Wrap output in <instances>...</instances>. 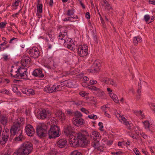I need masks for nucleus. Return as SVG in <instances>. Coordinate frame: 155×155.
<instances>
[{"instance_id":"20","label":"nucleus","mask_w":155,"mask_h":155,"mask_svg":"<svg viewBox=\"0 0 155 155\" xmlns=\"http://www.w3.org/2000/svg\"><path fill=\"white\" fill-rule=\"evenodd\" d=\"M22 130H21V133H19L18 135L17 134L16 135V137L13 139V141H22L23 139H24V137H23V135L22 134Z\"/></svg>"},{"instance_id":"40","label":"nucleus","mask_w":155,"mask_h":155,"mask_svg":"<svg viewBox=\"0 0 155 155\" xmlns=\"http://www.w3.org/2000/svg\"><path fill=\"white\" fill-rule=\"evenodd\" d=\"M135 40L137 41V44L138 42H140L142 41V39L141 38H140L138 36L134 37Z\"/></svg>"},{"instance_id":"35","label":"nucleus","mask_w":155,"mask_h":155,"mask_svg":"<svg viewBox=\"0 0 155 155\" xmlns=\"http://www.w3.org/2000/svg\"><path fill=\"white\" fill-rule=\"evenodd\" d=\"M141 86H140V87H139L138 88V89L137 91V94H138V96H137V98H140V97L141 95Z\"/></svg>"},{"instance_id":"38","label":"nucleus","mask_w":155,"mask_h":155,"mask_svg":"<svg viewBox=\"0 0 155 155\" xmlns=\"http://www.w3.org/2000/svg\"><path fill=\"white\" fill-rule=\"evenodd\" d=\"M89 89L93 91H97L98 90V88L94 86H90L89 87Z\"/></svg>"},{"instance_id":"22","label":"nucleus","mask_w":155,"mask_h":155,"mask_svg":"<svg viewBox=\"0 0 155 155\" xmlns=\"http://www.w3.org/2000/svg\"><path fill=\"white\" fill-rule=\"evenodd\" d=\"M39 1L38 0L37 3V12L41 13L42 12L43 5L42 4L39 3Z\"/></svg>"},{"instance_id":"15","label":"nucleus","mask_w":155,"mask_h":155,"mask_svg":"<svg viewBox=\"0 0 155 155\" xmlns=\"http://www.w3.org/2000/svg\"><path fill=\"white\" fill-rule=\"evenodd\" d=\"M37 117L39 119H44L46 118L47 114L46 110L44 109H42L37 112Z\"/></svg>"},{"instance_id":"14","label":"nucleus","mask_w":155,"mask_h":155,"mask_svg":"<svg viewBox=\"0 0 155 155\" xmlns=\"http://www.w3.org/2000/svg\"><path fill=\"white\" fill-rule=\"evenodd\" d=\"M67 140L65 138L59 139L57 142V146L61 148L65 147H67Z\"/></svg>"},{"instance_id":"18","label":"nucleus","mask_w":155,"mask_h":155,"mask_svg":"<svg viewBox=\"0 0 155 155\" xmlns=\"http://www.w3.org/2000/svg\"><path fill=\"white\" fill-rule=\"evenodd\" d=\"M73 123L75 125L79 127L82 125L84 123V120L82 118H73Z\"/></svg>"},{"instance_id":"51","label":"nucleus","mask_w":155,"mask_h":155,"mask_svg":"<svg viewBox=\"0 0 155 155\" xmlns=\"http://www.w3.org/2000/svg\"><path fill=\"white\" fill-rule=\"evenodd\" d=\"M103 2L104 3L105 6L107 7H109L110 6V4L106 0H102Z\"/></svg>"},{"instance_id":"19","label":"nucleus","mask_w":155,"mask_h":155,"mask_svg":"<svg viewBox=\"0 0 155 155\" xmlns=\"http://www.w3.org/2000/svg\"><path fill=\"white\" fill-rule=\"evenodd\" d=\"M54 85H48L45 88L44 91L50 93L54 92Z\"/></svg>"},{"instance_id":"50","label":"nucleus","mask_w":155,"mask_h":155,"mask_svg":"<svg viewBox=\"0 0 155 155\" xmlns=\"http://www.w3.org/2000/svg\"><path fill=\"white\" fill-rule=\"evenodd\" d=\"M6 25V23L3 22H1L0 23V27L2 28L5 27Z\"/></svg>"},{"instance_id":"16","label":"nucleus","mask_w":155,"mask_h":155,"mask_svg":"<svg viewBox=\"0 0 155 155\" xmlns=\"http://www.w3.org/2000/svg\"><path fill=\"white\" fill-rule=\"evenodd\" d=\"M31 60L30 58L26 55H24L21 59V63L23 66H26L28 63H30Z\"/></svg>"},{"instance_id":"63","label":"nucleus","mask_w":155,"mask_h":155,"mask_svg":"<svg viewBox=\"0 0 155 155\" xmlns=\"http://www.w3.org/2000/svg\"><path fill=\"white\" fill-rule=\"evenodd\" d=\"M113 143V141L112 140H110L107 141V145H111Z\"/></svg>"},{"instance_id":"58","label":"nucleus","mask_w":155,"mask_h":155,"mask_svg":"<svg viewBox=\"0 0 155 155\" xmlns=\"http://www.w3.org/2000/svg\"><path fill=\"white\" fill-rule=\"evenodd\" d=\"M85 17L86 18L89 19L90 18V14L89 12H87L85 14Z\"/></svg>"},{"instance_id":"52","label":"nucleus","mask_w":155,"mask_h":155,"mask_svg":"<svg viewBox=\"0 0 155 155\" xmlns=\"http://www.w3.org/2000/svg\"><path fill=\"white\" fill-rule=\"evenodd\" d=\"M18 1H16L15 3H13L12 4V6L15 7H17L19 5V0Z\"/></svg>"},{"instance_id":"41","label":"nucleus","mask_w":155,"mask_h":155,"mask_svg":"<svg viewBox=\"0 0 155 155\" xmlns=\"http://www.w3.org/2000/svg\"><path fill=\"white\" fill-rule=\"evenodd\" d=\"M71 18H75L76 19L75 17H72V16H70L69 17H67V18H64V19L63 20V21H71V19H70ZM77 18H78V17L77 16V18H76V19H77Z\"/></svg>"},{"instance_id":"61","label":"nucleus","mask_w":155,"mask_h":155,"mask_svg":"<svg viewBox=\"0 0 155 155\" xmlns=\"http://www.w3.org/2000/svg\"><path fill=\"white\" fill-rule=\"evenodd\" d=\"M149 2L150 4L155 5V1L154 0H149Z\"/></svg>"},{"instance_id":"45","label":"nucleus","mask_w":155,"mask_h":155,"mask_svg":"<svg viewBox=\"0 0 155 155\" xmlns=\"http://www.w3.org/2000/svg\"><path fill=\"white\" fill-rule=\"evenodd\" d=\"M57 153L55 150H53L50 152V155H56Z\"/></svg>"},{"instance_id":"60","label":"nucleus","mask_w":155,"mask_h":155,"mask_svg":"<svg viewBox=\"0 0 155 155\" xmlns=\"http://www.w3.org/2000/svg\"><path fill=\"white\" fill-rule=\"evenodd\" d=\"M110 96L111 97H112V99L116 98V97H117L116 95L115 94L113 93L111 94H110Z\"/></svg>"},{"instance_id":"17","label":"nucleus","mask_w":155,"mask_h":155,"mask_svg":"<svg viewBox=\"0 0 155 155\" xmlns=\"http://www.w3.org/2000/svg\"><path fill=\"white\" fill-rule=\"evenodd\" d=\"M32 75L35 77H38L42 78L44 74L42 73V70L41 69H36L34 70L32 73Z\"/></svg>"},{"instance_id":"32","label":"nucleus","mask_w":155,"mask_h":155,"mask_svg":"<svg viewBox=\"0 0 155 155\" xmlns=\"http://www.w3.org/2000/svg\"><path fill=\"white\" fill-rule=\"evenodd\" d=\"M144 19L146 22H147L148 23L152 22V21H149V20L150 19V16L148 15H145L144 16Z\"/></svg>"},{"instance_id":"36","label":"nucleus","mask_w":155,"mask_h":155,"mask_svg":"<svg viewBox=\"0 0 155 155\" xmlns=\"http://www.w3.org/2000/svg\"><path fill=\"white\" fill-rule=\"evenodd\" d=\"M74 104L77 106L80 105L82 104L83 101H73Z\"/></svg>"},{"instance_id":"11","label":"nucleus","mask_w":155,"mask_h":155,"mask_svg":"<svg viewBox=\"0 0 155 155\" xmlns=\"http://www.w3.org/2000/svg\"><path fill=\"white\" fill-rule=\"evenodd\" d=\"M25 130L27 134L29 136H33L35 133V129L30 124H28L25 128Z\"/></svg>"},{"instance_id":"47","label":"nucleus","mask_w":155,"mask_h":155,"mask_svg":"<svg viewBox=\"0 0 155 155\" xmlns=\"http://www.w3.org/2000/svg\"><path fill=\"white\" fill-rule=\"evenodd\" d=\"M15 40H16V41H18V38H17L13 37L10 39V41H9V43L10 44L14 43V42L13 41Z\"/></svg>"},{"instance_id":"53","label":"nucleus","mask_w":155,"mask_h":155,"mask_svg":"<svg viewBox=\"0 0 155 155\" xmlns=\"http://www.w3.org/2000/svg\"><path fill=\"white\" fill-rule=\"evenodd\" d=\"M11 150H8L7 151L5 152L4 155H11Z\"/></svg>"},{"instance_id":"42","label":"nucleus","mask_w":155,"mask_h":155,"mask_svg":"<svg viewBox=\"0 0 155 155\" xmlns=\"http://www.w3.org/2000/svg\"><path fill=\"white\" fill-rule=\"evenodd\" d=\"M81 111L84 112L86 114H87L89 113V111L88 110H86L85 108H82L81 109Z\"/></svg>"},{"instance_id":"59","label":"nucleus","mask_w":155,"mask_h":155,"mask_svg":"<svg viewBox=\"0 0 155 155\" xmlns=\"http://www.w3.org/2000/svg\"><path fill=\"white\" fill-rule=\"evenodd\" d=\"M118 115H119V117H121V120H122L123 122L125 120H126L127 119L125 118L124 117H123V116H121L119 114H118Z\"/></svg>"},{"instance_id":"33","label":"nucleus","mask_w":155,"mask_h":155,"mask_svg":"<svg viewBox=\"0 0 155 155\" xmlns=\"http://www.w3.org/2000/svg\"><path fill=\"white\" fill-rule=\"evenodd\" d=\"M70 155H82V154L80 152L77 150H75L72 152Z\"/></svg>"},{"instance_id":"10","label":"nucleus","mask_w":155,"mask_h":155,"mask_svg":"<svg viewBox=\"0 0 155 155\" xmlns=\"http://www.w3.org/2000/svg\"><path fill=\"white\" fill-rule=\"evenodd\" d=\"M29 53L31 57L35 58H38L40 55L39 51L38 48L36 47H33L30 49Z\"/></svg>"},{"instance_id":"64","label":"nucleus","mask_w":155,"mask_h":155,"mask_svg":"<svg viewBox=\"0 0 155 155\" xmlns=\"http://www.w3.org/2000/svg\"><path fill=\"white\" fill-rule=\"evenodd\" d=\"M113 99L114 101L116 103H118L119 102V100L117 97H116V98Z\"/></svg>"},{"instance_id":"13","label":"nucleus","mask_w":155,"mask_h":155,"mask_svg":"<svg viewBox=\"0 0 155 155\" xmlns=\"http://www.w3.org/2000/svg\"><path fill=\"white\" fill-rule=\"evenodd\" d=\"M2 134V138L1 139L0 138V142L1 144H5L9 138V134L8 132H9V131L6 130L5 132V133L4 131Z\"/></svg>"},{"instance_id":"54","label":"nucleus","mask_w":155,"mask_h":155,"mask_svg":"<svg viewBox=\"0 0 155 155\" xmlns=\"http://www.w3.org/2000/svg\"><path fill=\"white\" fill-rule=\"evenodd\" d=\"M140 135L144 139H147V135L145 134L144 133H142L140 134Z\"/></svg>"},{"instance_id":"6","label":"nucleus","mask_w":155,"mask_h":155,"mask_svg":"<svg viewBox=\"0 0 155 155\" xmlns=\"http://www.w3.org/2000/svg\"><path fill=\"white\" fill-rule=\"evenodd\" d=\"M100 134L96 131H92L90 135L91 138L92 140V146L94 147H97L99 145Z\"/></svg>"},{"instance_id":"37","label":"nucleus","mask_w":155,"mask_h":155,"mask_svg":"<svg viewBox=\"0 0 155 155\" xmlns=\"http://www.w3.org/2000/svg\"><path fill=\"white\" fill-rule=\"evenodd\" d=\"M88 117L91 119L94 120H96L97 118V117L95 115H90L88 116Z\"/></svg>"},{"instance_id":"12","label":"nucleus","mask_w":155,"mask_h":155,"mask_svg":"<svg viewBox=\"0 0 155 155\" xmlns=\"http://www.w3.org/2000/svg\"><path fill=\"white\" fill-rule=\"evenodd\" d=\"M18 124H16L15 122L13 123L10 130V132L12 135L15 136L17 133V132H18L17 134H18V132L20 133V131H21L20 130V127Z\"/></svg>"},{"instance_id":"7","label":"nucleus","mask_w":155,"mask_h":155,"mask_svg":"<svg viewBox=\"0 0 155 155\" xmlns=\"http://www.w3.org/2000/svg\"><path fill=\"white\" fill-rule=\"evenodd\" d=\"M27 69L24 67H19L17 70L15 71L16 74L13 76L14 78H16L25 79V76L26 74Z\"/></svg>"},{"instance_id":"9","label":"nucleus","mask_w":155,"mask_h":155,"mask_svg":"<svg viewBox=\"0 0 155 155\" xmlns=\"http://www.w3.org/2000/svg\"><path fill=\"white\" fill-rule=\"evenodd\" d=\"M101 66L100 63L98 62L97 61H95L92 65L90 69L88 70L91 73H94L100 71V67Z\"/></svg>"},{"instance_id":"2","label":"nucleus","mask_w":155,"mask_h":155,"mask_svg":"<svg viewBox=\"0 0 155 155\" xmlns=\"http://www.w3.org/2000/svg\"><path fill=\"white\" fill-rule=\"evenodd\" d=\"M60 30V33L58 35V39L63 41V43L64 45L66 46L67 48L73 50V45L72 39L70 38H68V30L66 28L61 27L59 28Z\"/></svg>"},{"instance_id":"39","label":"nucleus","mask_w":155,"mask_h":155,"mask_svg":"<svg viewBox=\"0 0 155 155\" xmlns=\"http://www.w3.org/2000/svg\"><path fill=\"white\" fill-rule=\"evenodd\" d=\"M88 94V93H86L85 91H81L79 93V94L82 97H84L86 95H87Z\"/></svg>"},{"instance_id":"5","label":"nucleus","mask_w":155,"mask_h":155,"mask_svg":"<svg viewBox=\"0 0 155 155\" xmlns=\"http://www.w3.org/2000/svg\"><path fill=\"white\" fill-rule=\"evenodd\" d=\"M49 128L48 125L44 123L37 126L36 132L38 136L40 138H43L47 135V130Z\"/></svg>"},{"instance_id":"56","label":"nucleus","mask_w":155,"mask_h":155,"mask_svg":"<svg viewBox=\"0 0 155 155\" xmlns=\"http://www.w3.org/2000/svg\"><path fill=\"white\" fill-rule=\"evenodd\" d=\"M4 45L3 44L1 43L0 44V51H3L5 49V48L4 47L2 48V47Z\"/></svg>"},{"instance_id":"8","label":"nucleus","mask_w":155,"mask_h":155,"mask_svg":"<svg viewBox=\"0 0 155 155\" xmlns=\"http://www.w3.org/2000/svg\"><path fill=\"white\" fill-rule=\"evenodd\" d=\"M88 52V47L87 45H83L79 46L78 49V53L81 57L86 56Z\"/></svg>"},{"instance_id":"48","label":"nucleus","mask_w":155,"mask_h":155,"mask_svg":"<svg viewBox=\"0 0 155 155\" xmlns=\"http://www.w3.org/2000/svg\"><path fill=\"white\" fill-rule=\"evenodd\" d=\"M100 19H101V22L102 24V25L103 26V27H104V26H105V24L104 23V21L102 17L101 16L100 17Z\"/></svg>"},{"instance_id":"21","label":"nucleus","mask_w":155,"mask_h":155,"mask_svg":"<svg viewBox=\"0 0 155 155\" xmlns=\"http://www.w3.org/2000/svg\"><path fill=\"white\" fill-rule=\"evenodd\" d=\"M56 115L58 117L60 118L61 120H63L65 119V116L64 113L62 112L61 110H60L57 111Z\"/></svg>"},{"instance_id":"30","label":"nucleus","mask_w":155,"mask_h":155,"mask_svg":"<svg viewBox=\"0 0 155 155\" xmlns=\"http://www.w3.org/2000/svg\"><path fill=\"white\" fill-rule=\"evenodd\" d=\"M54 92L56 91H58L61 90L62 89V87L63 86L61 85H58L56 87L55 85H54Z\"/></svg>"},{"instance_id":"62","label":"nucleus","mask_w":155,"mask_h":155,"mask_svg":"<svg viewBox=\"0 0 155 155\" xmlns=\"http://www.w3.org/2000/svg\"><path fill=\"white\" fill-rule=\"evenodd\" d=\"M8 56L7 55L3 56V58L4 59V61H6L8 59Z\"/></svg>"},{"instance_id":"43","label":"nucleus","mask_w":155,"mask_h":155,"mask_svg":"<svg viewBox=\"0 0 155 155\" xmlns=\"http://www.w3.org/2000/svg\"><path fill=\"white\" fill-rule=\"evenodd\" d=\"M134 151L136 155H141V154H140L139 151L137 148H134Z\"/></svg>"},{"instance_id":"28","label":"nucleus","mask_w":155,"mask_h":155,"mask_svg":"<svg viewBox=\"0 0 155 155\" xmlns=\"http://www.w3.org/2000/svg\"><path fill=\"white\" fill-rule=\"evenodd\" d=\"M74 10L73 8L71 10H68L67 11L66 15L68 16H71V15H72L74 14Z\"/></svg>"},{"instance_id":"29","label":"nucleus","mask_w":155,"mask_h":155,"mask_svg":"<svg viewBox=\"0 0 155 155\" xmlns=\"http://www.w3.org/2000/svg\"><path fill=\"white\" fill-rule=\"evenodd\" d=\"M74 115L75 116V118H79L82 116V114L80 112L76 111L74 113Z\"/></svg>"},{"instance_id":"27","label":"nucleus","mask_w":155,"mask_h":155,"mask_svg":"<svg viewBox=\"0 0 155 155\" xmlns=\"http://www.w3.org/2000/svg\"><path fill=\"white\" fill-rule=\"evenodd\" d=\"M74 86L73 82L71 80H68L67 87L69 88L73 87Z\"/></svg>"},{"instance_id":"46","label":"nucleus","mask_w":155,"mask_h":155,"mask_svg":"<svg viewBox=\"0 0 155 155\" xmlns=\"http://www.w3.org/2000/svg\"><path fill=\"white\" fill-rule=\"evenodd\" d=\"M66 112H67V114H68L69 115H72L73 114L74 115V112H72L71 110H66Z\"/></svg>"},{"instance_id":"44","label":"nucleus","mask_w":155,"mask_h":155,"mask_svg":"<svg viewBox=\"0 0 155 155\" xmlns=\"http://www.w3.org/2000/svg\"><path fill=\"white\" fill-rule=\"evenodd\" d=\"M97 83V81L95 80H91L90 81V85L96 84Z\"/></svg>"},{"instance_id":"57","label":"nucleus","mask_w":155,"mask_h":155,"mask_svg":"<svg viewBox=\"0 0 155 155\" xmlns=\"http://www.w3.org/2000/svg\"><path fill=\"white\" fill-rule=\"evenodd\" d=\"M124 124H125L126 125H127L129 124H132V123H130V122L127 121L126 120H125L124 121Z\"/></svg>"},{"instance_id":"3","label":"nucleus","mask_w":155,"mask_h":155,"mask_svg":"<svg viewBox=\"0 0 155 155\" xmlns=\"http://www.w3.org/2000/svg\"><path fill=\"white\" fill-rule=\"evenodd\" d=\"M33 149L32 144L30 142H25L22 143L19 149L24 155H28Z\"/></svg>"},{"instance_id":"31","label":"nucleus","mask_w":155,"mask_h":155,"mask_svg":"<svg viewBox=\"0 0 155 155\" xmlns=\"http://www.w3.org/2000/svg\"><path fill=\"white\" fill-rule=\"evenodd\" d=\"M144 125L145 126V127L146 129L147 128L149 130V128L150 126V124L149 122L148 121H145L144 122Z\"/></svg>"},{"instance_id":"1","label":"nucleus","mask_w":155,"mask_h":155,"mask_svg":"<svg viewBox=\"0 0 155 155\" xmlns=\"http://www.w3.org/2000/svg\"><path fill=\"white\" fill-rule=\"evenodd\" d=\"M74 130V127L71 126H68L64 131L67 136H69V141L72 146L76 147L89 143L90 141L87 139L85 135L80 133L75 134Z\"/></svg>"},{"instance_id":"26","label":"nucleus","mask_w":155,"mask_h":155,"mask_svg":"<svg viewBox=\"0 0 155 155\" xmlns=\"http://www.w3.org/2000/svg\"><path fill=\"white\" fill-rule=\"evenodd\" d=\"M25 94H29L33 95L35 94V93L34 90L32 89H28L27 91H25Z\"/></svg>"},{"instance_id":"24","label":"nucleus","mask_w":155,"mask_h":155,"mask_svg":"<svg viewBox=\"0 0 155 155\" xmlns=\"http://www.w3.org/2000/svg\"><path fill=\"white\" fill-rule=\"evenodd\" d=\"M16 124H18V125L21 127L23 125L24 123V121L23 118H19L17 120V121L15 122Z\"/></svg>"},{"instance_id":"4","label":"nucleus","mask_w":155,"mask_h":155,"mask_svg":"<svg viewBox=\"0 0 155 155\" xmlns=\"http://www.w3.org/2000/svg\"><path fill=\"white\" fill-rule=\"evenodd\" d=\"M48 127H50V128L48 131L49 138H55L60 136V129L58 126L56 125H48Z\"/></svg>"},{"instance_id":"49","label":"nucleus","mask_w":155,"mask_h":155,"mask_svg":"<svg viewBox=\"0 0 155 155\" xmlns=\"http://www.w3.org/2000/svg\"><path fill=\"white\" fill-rule=\"evenodd\" d=\"M67 82H68V80H66L64 81L63 82H61V83H62L61 84L62 85L65 86L67 87Z\"/></svg>"},{"instance_id":"25","label":"nucleus","mask_w":155,"mask_h":155,"mask_svg":"<svg viewBox=\"0 0 155 155\" xmlns=\"http://www.w3.org/2000/svg\"><path fill=\"white\" fill-rule=\"evenodd\" d=\"M108 83L115 87H117V83L116 81L111 79H109Z\"/></svg>"},{"instance_id":"55","label":"nucleus","mask_w":155,"mask_h":155,"mask_svg":"<svg viewBox=\"0 0 155 155\" xmlns=\"http://www.w3.org/2000/svg\"><path fill=\"white\" fill-rule=\"evenodd\" d=\"M78 1L80 2V4L81 5L83 9H84L85 8V6L84 4L82 2V1L81 0H78Z\"/></svg>"},{"instance_id":"34","label":"nucleus","mask_w":155,"mask_h":155,"mask_svg":"<svg viewBox=\"0 0 155 155\" xmlns=\"http://www.w3.org/2000/svg\"><path fill=\"white\" fill-rule=\"evenodd\" d=\"M16 152H14L12 155H24L19 149L16 151Z\"/></svg>"},{"instance_id":"23","label":"nucleus","mask_w":155,"mask_h":155,"mask_svg":"<svg viewBox=\"0 0 155 155\" xmlns=\"http://www.w3.org/2000/svg\"><path fill=\"white\" fill-rule=\"evenodd\" d=\"M7 119L6 116L2 115L0 117V122L3 125H5L7 123Z\"/></svg>"}]
</instances>
